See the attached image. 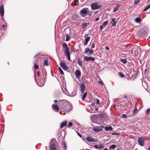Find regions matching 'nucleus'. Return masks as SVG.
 <instances>
[{
    "mask_svg": "<svg viewBox=\"0 0 150 150\" xmlns=\"http://www.w3.org/2000/svg\"><path fill=\"white\" fill-rule=\"evenodd\" d=\"M57 104L59 105V109L62 111H67L71 110V108H70L71 106L67 101L61 100L58 102Z\"/></svg>",
    "mask_w": 150,
    "mask_h": 150,
    "instance_id": "f257e3e1",
    "label": "nucleus"
},
{
    "mask_svg": "<svg viewBox=\"0 0 150 150\" xmlns=\"http://www.w3.org/2000/svg\"><path fill=\"white\" fill-rule=\"evenodd\" d=\"M62 46L63 50H65L64 54L67 56L69 60H70V51L67 44L65 42L63 43Z\"/></svg>",
    "mask_w": 150,
    "mask_h": 150,
    "instance_id": "f03ea898",
    "label": "nucleus"
},
{
    "mask_svg": "<svg viewBox=\"0 0 150 150\" xmlns=\"http://www.w3.org/2000/svg\"><path fill=\"white\" fill-rule=\"evenodd\" d=\"M102 6L101 4L98 2H96L91 5V7L93 10H96Z\"/></svg>",
    "mask_w": 150,
    "mask_h": 150,
    "instance_id": "7ed1b4c3",
    "label": "nucleus"
},
{
    "mask_svg": "<svg viewBox=\"0 0 150 150\" xmlns=\"http://www.w3.org/2000/svg\"><path fill=\"white\" fill-rule=\"evenodd\" d=\"M55 139H52L50 143V150H56V146L55 143Z\"/></svg>",
    "mask_w": 150,
    "mask_h": 150,
    "instance_id": "20e7f679",
    "label": "nucleus"
},
{
    "mask_svg": "<svg viewBox=\"0 0 150 150\" xmlns=\"http://www.w3.org/2000/svg\"><path fill=\"white\" fill-rule=\"evenodd\" d=\"M88 9L87 8H84L82 9L80 11V15L84 17L86 15Z\"/></svg>",
    "mask_w": 150,
    "mask_h": 150,
    "instance_id": "39448f33",
    "label": "nucleus"
},
{
    "mask_svg": "<svg viewBox=\"0 0 150 150\" xmlns=\"http://www.w3.org/2000/svg\"><path fill=\"white\" fill-rule=\"evenodd\" d=\"M104 126H96L94 127L93 129V130L95 132H98L102 130V128H104Z\"/></svg>",
    "mask_w": 150,
    "mask_h": 150,
    "instance_id": "423d86ee",
    "label": "nucleus"
},
{
    "mask_svg": "<svg viewBox=\"0 0 150 150\" xmlns=\"http://www.w3.org/2000/svg\"><path fill=\"white\" fill-rule=\"evenodd\" d=\"M60 65L64 70L66 71L68 69L66 63L64 62H61L60 63Z\"/></svg>",
    "mask_w": 150,
    "mask_h": 150,
    "instance_id": "0eeeda50",
    "label": "nucleus"
},
{
    "mask_svg": "<svg viewBox=\"0 0 150 150\" xmlns=\"http://www.w3.org/2000/svg\"><path fill=\"white\" fill-rule=\"evenodd\" d=\"M137 141L139 144L141 146H142L144 144V139L142 137L139 138L137 139Z\"/></svg>",
    "mask_w": 150,
    "mask_h": 150,
    "instance_id": "6e6552de",
    "label": "nucleus"
},
{
    "mask_svg": "<svg viewBox=\"0 0 150 150\" xmlns=\"http://www.w3.org/2000/svg\"><path fill=\"white\" fill-rule=\"evenodd\" d=\"M84 60L86 61H91L93 62L95 60V58L93 57H90L87 56H85L84 57Z\"/></svg>",
    "mask_w": 150,
    "mask_h": 150,
    "instance_id": "1a4fd4ad",
    "label": "nucleus"
},
{
    "mask_svg": "<svg viewBox=\"0 0 150 150\" xmlns=\"http://www.w3.org/2000/svg\"><path fill=\"white\" fill-rule=\"evenodd\" d=\"M81 88V93H84V91L85 89V86L84 83L82 82L80 86Z\"/></svg>",
    "mask_w": 150,
    "mask_h": 150,
    "instance_id": "9d476101",
    "label": "nucleus"
},
{
    "mask_svg": "<svg viewBox=\"0 0 150 150\" xmlns=\"http://www.w3.org/2000/svg\"><path fill=\"white\" fill-rule=\"evenodd\" d=\"M108 21H106L104 22L103 24L102 25L100 26V30H101L100 31H101V30L104 29V28L106 26Z\"/></svg>",
    "mask_w": 150,
    "mask_h": 150,
    "instance_id": "9b49d317",
    "label": "nucleus"
},
{
    "mask_svg": "<svg viewBox=\"0 0 150 150\" xmlns=\"http://www.w3.org/2000/svg\"><path fill=\"white\" fill-rule=\"evenodd\" d=\"M4 13V8L3 4H2L0 7V14L1 16H3Z\"/></svg>",
    "mask_w": 150,
    "mask_h": 150,
    "instance_id": "f8f14e48",
    "label": "nucleus"
},
{
    "mask_svg": "<svg viewBox=\"0 0 150 150\" xmlns=\"http://www.w3.org/2000/svg\"><path fill=\"white\" fill-rule=\"evenodd\" d=\"M75 74L77 78H79L81 75V73L80 71L79 70H76L75 71Z\"/></svg>",
    "mask_w": 150,
    "mask_h": 150,
    "instance_id": "ddd939ff",
    "label": "nucleus"
},
{
    "mask_svg": "<svg viewBox=\"0 0 150 150\" xmlns=\"http://www.w3.org/2000/svg\"><path fill=\"white\" fill-rule=\"evenodd\" d=\"M86 139L88 141L91 142H95L96 141L94 138L89 137H87Z\"/></svg>",
    "mask_w": 150,
    "mask_h": 150,
    "instance_id": "4468645a",
    "label": "nucleus"
},
{
    "mask_svg": "<svg viewBox=\"0 0 150 150\" xmlns=\"http://www.w3.org/2000/svg\"><path fill=\"white\" fill-rule=\"evenodd\" d=\"M52 107L53 109L56 110L57 111H58L59 109V105H57V104H53Z\"/></svg>",
    "mask_w": 150,
    "mask_h": 150,
    "instance_id": "2eb2a0df",
    "label": "nucleus"
},
{
    "mask_svg": "<svg viewBox=\"0 0 150 150\" xmlns=\"http://www.w3.org/2000/svg\"><path fill=\"white\" fill-rule=\"evenodd\" d=\"M67 120L62 122L61 124L60 125V128H62L64 127V126L67 125Z\"/></svg>",
    "mask_w": 150,
    "mask_h": 150,
    "instance_id": "dca6fc26",
    "label": "nucleus"
},
{
    "mask_svg": "<svg viewBox=\"0 0 150 150\" xmlns=\"http://www.w3.org/2000/svg\"><path fill=\"white\" fill-rule=\"evenodd\" d=\"M90 39V37H86L84 40V44L85 45H86L88 42L89 41Z\"/></svg>",
    "mask_w": 150,
    "mask_h": 150,
    "instance_id": "f3484780",
    "label": "nucleus"
},
{
    "mask_svg": "<svg viewBox=\"0 0 150 150\" xmlns=\"http://www.w3.org/2000/svg\"><path fill=\"white\" fill-rule=\"evenodd\" d=\"M111 23L113 26H115V25L116 22L115 21V18H113L112 19Z\"/></svg>",
    "mask_w": 150,
    "mask_h": 150,
    "instance_id": "a211bd4d",
    "label": "nucleus"
},
{
    "mask_svg": "<svg viewBox=\"0 0 150 150\" xmlns=\"http://www.w3.org/2000/svg\"><path fill=\"white\" fill-rule=\"evenodd\" d=\"M104 127L105 130L106 131H109L110 130H112L113 129L112 127L111 126L106 127Z\"/></svg>",
    "mask_w": 150,
    "mask_h": 150,
    "instance_id": "6ab92c4d",
    "label": "nucleus"
},
{
    "mask_svg": "<svg viewBox=\"0 0 150 150\" xmlns=\"http://www.w3.org/2000/svg\"><path fill=\"white\" fill-rule=\"evenodd\" d=\"M89 23H84L82 24V27L83 28H84L86 27L87 26L88 24H89Z\"/></svg>",
    "mask_w": 150,
    "mask_h": 150,
    "instance_id": "aec40b11",
    "label": "nucleus"
},
{
    "mask_svg": "<svg viewBox=\"0 0 150 150\" xmlns=\"http://www.w3.org/2000/svg\"><path fill=\"white\" fill-rule=\"evenodd\" d=\"M44 84V82H41V80H40V81H39L38 82V85L40 86H42Z\"/></svg>",
    "mask_w": 150,
    "mask_h": 150,
    "instance_id": "412c9836",
    "label": "nucleus"
},
{
    "mask_svg": "<svg viewBox=\"0 0 150 150\" xmlns=\"http://www.w3.org/2000/svg\"><path fill=\"white\" fill-rule=\"evenodd\" d=\"M87 95V93L86 92L83 94V96L82 97V99L83 100H84L85 98H86Z\"/></svg>",
    "mask_w": 150,
    "mask_h": 150,
    "instance_id": "4be33fe9",
    "label": "nucleus"
},
{
    "mask_svg": "<svg viewBox=\"0 0 150 150\" xmlns=\"http://www.w3.org/2000/svg\"><path fill=\"white\" fill-rule=\"evenodd\" d=\"M70 38L71 37L68 34H67L66 41H68L70 40Z\"/></svg>",
    "mask_w": 150,
    "mask_h": 150,
    "instance_id": "5701e85b",
    "label": "nucleus"
},
{
    "mask_svg": "<svg viewBox=\"0 0 150 150\" xmlns=\"http://www.w3.org/2000/svg\"><path fill=\"white\" fill-rule=\"evenodd\" d=\"M116 147V145L113 144L112 145L110 146L109 147V149H114Z\"/></svg>",
    "mask_w": 150,
    "mask_h": 150,
    "instance_id": "b1692460",
    "label": "nucleus"
},
{
    "mask_svg": "<svg viewBox=\"0 0 150 150\" xmlns=\"http://www.w3.org/2000/svg\"><path fill=\"white\" fill-rule=\"evenodd\" d=\"M77 62L78 64L80 66H81L82 65V62L81 60L78 59H77Z\"/></svg>",
    "mask_w": 150,
    "mask_h": 150,
    "instance_id": "393cba45",
    "label": "nucleus"
},
{
    "mask_svg": "<svg viewBox=\"0 0 150 150\" xmlns=\"http://www.w3.org/2000/svg\"><path fill=\"white\" fill-rule=\"evenodd\" d=\"M58 69L59 71V73L61 74H63L64 72L60 67L58 68Z\"/></svg>",
    "mask_w": 150,
    "mask_h": 150,
    "instance_id": "a878e982",
    "label": "nucleus"
},
{
    "mask_svg": "<svg viewBox=\"0 0 150 150\" xmlns=\"http://www.w3.org/2000/svg\"><path fill=\"white\" fill-rule=\"evenodd\" d=\"M141 19L140 18H137L135 19V21L137 23H139L140 22Z\"/></svg>",
    "mask_w": 150,
    "mask_h": 150,
    "instance_id": "bb28decb",
    "label": "nucleus"
},
{
    "mask_svg": "<svg viewBox=\"0 0 150 150\" xmlns=\"http://www.w3.org/2000/svg\"><path fill=\"white\" fill-rule=\"evenodd\" d=\"M121 61L124 64H126V63L127 62V59H121Z\"/></svg>",
    "mask_w": 150,
    "mask_h": 150,
    "instance_id": "cd10ccee",
    "label": "nucleus"
},
{
    "mask_svg": "<svg viewBox=\"0 0 150 150\" xmlns=\"http://www.w3.org/2000/svg\"><path fill=\"white\" fill-rule=\"evenodd\" d=\"M150 8V4L147 7H146L145 8H144L143 10L144 11H146L148 9Z\"/></svg>",
    "mask_w": 150,
    "mask_h": 150,
    "instance_id": "c85d7f7f",
    "label": "nucleus"
},
{
    "mask_svg": "<svg viewBox=\"0 0 150 150\" xmlns=\"http://www.w3.org/2000/svg\"><path fill=\"white\" fill-rule=\"evenodd\" d=\"M98 146L99 148L100 149H102L104 147L103 145L101 144H99Z\"/></svg>",
    "mask_w": 150,
    "mask_h": 150,
    "instance_id": "c756f323",
    "label": "nucleus"
},
{
    "mask_svg": "<svg viewBox=\"0 0 150 150\" xmlns=\"http://www.w3.org/2000/svg\"><path fill=\"white\" fill-rule=\"evenodd\" d=\"M118 74L119 76L122 78L124 77L125 76V75H124V74L121 73V72L119 73Z\"/></svg>",
    "mask_w": 150,
    "mask_h": 150,
    "instance_id": "7c9ffc66",
    "label": "nucleus"
},
{
    "mask_svg": "<svg viewBox=\"0 0 150 150\" xmlns=\"http://www.w3.org/2000/svg\"><path fill=\"white\" fill-rule=\"evenodd\" d=\"M140 1V0H135L134 1V4L135 5H136L138 4Z\"/></svg>",
    "mask_w": 150,
    "mask_h": 150,
    "instance_id": "2f4dec72",
    "label": "nucleus"
},
{
    "mask_svg": "<svg viewBox=\"0 0 150 150\" xmlns=\"http://www.w3.org/2000/svg\"><path fill=\"white\" fill-rule=\"evenodd\" d=\"M137 112V108H135L133 110V113L134 114H136Z\"/></svg>",
    "mask_w": 150,
    "mask_h": 150,
    "instance_id": "473e14b6",
    "label": "nucleus"
},
{
    "mask_svg": "<svg viewBox=\"0 0 150 150\" xmlns=\"http://www.w3.org/2000/svg\"><path fill=\"white\" fill-rule=\"evenodd\" d=\"M44 65H48L47 64V60H45L44 61Z\"/></svg>",
    "mask_w": 150,
    "mask_h": 150,
    "instance_id": "72a5a7b5",
    "label": "nucleus"
},
{
    "mask_svg": "<svg viewBox=\"0 0 150 150\" xmlns=\"http://www.w3.org/2000/svg\"><path fill=\"white\" fill-rule=\"evenodd\" d=\"M89 54H93V52L92 50L90 49V50L89 51Z\"/></svg>",
    "mask_w": 150,
    "mask_h": 150,
    "instance_id": "f704fd0d",
    "label": "nucleus"
},
{
    "mask_svg": "<svg viewBox=\"0 0 150 150\" xmlns=\"http://www.w3.org/2000/svg\"><path fill=\"white\" fill-rule=\"evenodd\" d=\"M90 49L89 48H86V49H85V53H86L87 52H89V51L90 50Z\"/></svg>",
    "mask_w": 150,
    "mask_h": 150,
    "instance_id": "c9c22d12",
    "label": "nucleus"
},
{
    "mask_svg": "<svg viewBox=\"0 0 150 150\" xmlns=\"http://www.w3.org/2000/svg\"><path fill=\"white\" fill-rule=\"evenodd\" d=\"M72 123L71 122H69V123L68 125H67V127H71L72 126Z\"/></svg>",
    "mask_w": 150,
    "mask_h": 150,
    "instance_id": "e433bc0d",
    "label": "nucleus"
},
{
    "mask_svg": "<svg viewBox=\"0 0 150 150\" xmlns=\"http://www.w3.org/2000/svg\"><path fill=\"white\" fill-rule=\"evenodd\" d=\"M150 113V108L147 109L146 110V114L148 115L149 113Z\"/></svg>",
    "mask_w": 150,
    "mask_h": 150,
    "instance_id": "4c0bfd02",
    "label": "nucleus"
},
{
    "mask_svg": "<svg viewBox=\"0 0 150 150\" xmlns=\"http://www.w3.org/2000/svg\"><path fill=\"white\" fill-rule=\"evenodd\" d=\"M34 67L35 69H38L39 68L38 66L35 64H34Z\"/></svg>",
    "mask_w": 150,
    "mask_h": 150,
    "instance_id": "58836bf2",
    "label": "nucleus"
},
{
    "mask_svg": "<svg viewBox=\"0 0 150 150\" xmlns=\"http://www.w3.org/2000/svg\"><path fill=\"white\" fill-rule=\"evenodd\" d=\"M118 8L115 7V8H114V9L113 10V12H116V11H117L118 10Z\"/></svg>",
    "mask_w": 150,
    "mask_h": 150,
    "instance_id": "ea45409f",
    "label": "nucleus"
},
{
    "mask_svg": "<svg viewBox=\"0 0 150 150\" xmlns=\"http://www.w3.org/2000/svg\"><path fill=\"white\" fill-rule=\"evenodd\" d=\"M6 27L5 25H3V27H2V28H3V30L4 31H5V30H6Z\"/></svg>",
    "mask_w": 150,
    "mask_h": 150,
    "instance_id": "a19ab883",
    "label": "nucleus"
},
{
    "mask_svg": "<svg viewBox=\"0 0 150 150\" xmlns=\"http://www.w3.org/2000/svg\"><path fill=\"white\" fill-rule=\"evenodd\" d=\"M78 0H74V3L75 4V5H76L77 4V2H78Z\"/></svg>",
    "mask_w": 150,
    "mask_h": 150,
    "instance_id": "79ce46f5",
    "label": "nucleus"
},
{
    "mask_svg": "<svg viewBox=\"0 0 150 150\" xmlns=\"http://www.w3.org/2000/svg\"><path fill=\"white\" fill-rule=\"evenodd\" d=\"M100 101L98 99H96V104H98L100 103Z\"/></svg>",
    "mask_w": 150,
    "mask_h": 150,
    "instance_id": "37998d69",
    "label": "nucleus"
},
{
    "mask_svg": "<svg viewBox=\"0 0 150 150\" xmlns=\"http://www.w3.org/2000/svg\"><path fill=\"white\" fill-rule=\"evenodd\" d=\"M123 118H126L127 117L125 114H123L122 116Z\"/></svg>",
    "mask_w": 150,
    "mask_h": 150,
    "instance_id": "c03bdc74",
    "label": "nucleus"
},
{
    "mask_svg": "<svg viewBox=\"0 0 150 150\" xmlns=\"http://www.w3.org/2000/svg\"><path fill=\"white\" fill-rule=\"evenodd\" d=\"M94 147L96 149L99 148L98 145H95L94 146Z\"/></svg>",
    "mask_w": 150,
    "mask_h": 150,
    "instance_id": "a18cd8bd",
    "label": "nucleus"
},
{
    "mask_svg": "<svg viewBox=\"0 0 150 150\" xmlns=\"http://www.w3.org/2000/svg\"><path fill=\"white\" fill-rule=\"evenodd\" d=\"M92 47H91V48H93L94 47H95V45H94V43H93L92 45Z\"/></svg>",
    "mask_w": 150,
    "mask_h": 150,
    "instance_id": "49530a36",
    "label": "nucleus"
},
{
    "mask_svg": "<svg viewBox=\"0 0 150 150\" xmlns=\"http://www.w3.org/2000/svg\"><path fill=\"white\" fill-rule=\"evenodd\" d=\"M105 48L108 50H109V47L108 46H105Z\"/></svg>",
    "mask_w": 150,
    "mask_h": 150,
    "instance_id": "de8ad7c7",
    "label": "nucleus"
},
{
    "mask_svg": "<svg viewBox=\"0 0 150 150\" xmlns=\"http://www.w3.org/2000/svg\"><path fill=\"white\" fill-rule=\"evenodd\" d=\"M120 5L118 4L117 5L116 8H118H118L120 7Z\"/></svg>",
    "mask_w": 150,
    "mask_h": 150,
    "instance_id": "09e8293b",
    "label": "nucleus"
},
{
    "mask_svg": "<svg viewBox=\"0 0 150 150\" xmlns=\"http://www.w3.org/2000/svg\"><path fill=\"white\" fill-rule=\"evenodd\" d=\"M98 83L101 84H103V81H99L98 82Z\"/></svg>",
    "mask_w": 150,
    "mask_h": 150,
    "instance_id": "8fccbe9b",
    "label": "nucleus"
},
{
    "mask_svg": "<svg viewBox=\"0 0 150 150\" xmlns=\"http://www.w3.org/2000/svg\"><path fill=\"white\" fill-rule=\"evenodd\" d=\"M99 18L98 17L96 19V20H95V21H98L99 20Z\"/></svg>",
    "mask_w": 150,
    "mask_h": 150,
    "instance_id": "3c124183",
    "label": "nucleus"
},
{
    "mask_svg": "<svg viewBox=\"0 0 150 150\" xmlns=\"http://www.w3.org/2000/svg\"><path fill=\"white\" fill-rule=\"evenodd\" d=\"M77 134H78V135L80 137H82V135L80 134L79 133H78V132H77Z\"/></svg>",
    "mask_w": 150,
    "mask_h": 150,
    "instance_id": "603ef678",
    "label": "nucleus"
},
{
    "mask_svg": "<svg viewBox=\"0 0 150 150\" xmlns=\"http://www.w3.org/2000/svg\"><path fill=\"white\" fill-rule=\"evenodd\" d=\"M37 74L38 76H39V71H38L37 72Z\"/></svg>",
    "mask_w": 150,
    "mask_h": 150,
    "instance_id": "864d4df0",
    "label": "nucleus"
},
{
    "mask_svg": "<svg viewBox=\"0 0 150 150\" xmlns=\"http://www.w3.org/2000/svg\"><path fill=\"white\" fill-rule=\"evenodd\" d=\"M64 146L65 148L66 149V145L64 143Z\"/></svg>",
    "mask_w": 150,
    "mask_h": 150,
    "instance_id": "5fc2aeb1",
    "label": "nucleus"
},
{
    "mask_svg": "<svg viewBox=\"0 0 150 150\" xmlns=\"http://www.w3.org/2000/svg\"><path fill=\"white\" fill-rule=\"evenodd\" d=\"M112 135H116V134L115 132H114L112 133Z\"/></svg>",
    "mask_w": 150,
    "mask_h": 150,
    "instance_id": "6e6d98bb",
    "label": "nucleus"
},
{
    "mask_svg": "<svg viewBox=\"0 0 150 150\" xmlns=\"http://www.w3.org/2000/svg\"><path fill=\"white\" fill-rule=\"evenodd\" d=\"M54 102L55 103H56L57 102V100H54Z\"/></svg>",
    "mask_w": 150,
    "mask_h": 150,
    "instance_id": "4d7b16f0",
    "label": "nucleus"
},
{
    "mask_svg": "<svg viewBox=\"0 0 150 150\" xmlns=\"http://www.w3.org/2000/svg\"><path fill=\"white\" fill-rule=\"evenodd\" d=\"M39 54H36V55L35 56V57H37V56H38Z\"/></svg>",
    "mask_w": 150,
    "mask_h": 150,
    "instance_id": "13d9d810",
    "label": "nucleus"
},
{
    "mask_svg": "<svg viewBox=\"0 0 150 150\" xmlns=\"http://www.w3.org/2000/svg\"><path fill=\"white\" fill-rule=\"evenodd\" d=\"M103 150H108V149L107 148H105V149H103Z\"/></svg>",
    "mask_w": 150,
    "mask_h": 150,
    "instance_id": "bf43d9fd",
    "label": "nucleus"
},
{
    "mask_svg": "<svg viewBox=\"0 0 150 150\" xmlns=\"http://www.w3.org/2000/svg\"><path fill=\"white\" fill-rule=\"evenodd\" d=\"M148 150H150V147H149L148 149Z\"/></svg>",
    "mask_w": 150,
    "mask_h": 150,
    "instance_id": "052dcab7",
    "label": "nucleus"
},
{
    "mask_svg": "<svg viewBox=\"0 0 150 150\" xmlns=\"http://www.w3.org/2000/svg\"><path fill=\"white\" fill-rule=\"evenodd\" d=\"M98 108H95V110H98Z\"/></svg>",
    "mask_w": 150,
    "mask_h": 150,
    "instance_id": "680f3d73",
    "label": "nucleus"
},
{
    "mask_svg": "<svg viewBox=\"0 0 150 150\" xmlns=\"http://www.w3.org/2000/svg\"><path fill=\"white\" fill-rule=\"evenodd\" d=\"M60 114H61V112H60Z\"/></svg>",
    "mask_w": 150,
    "mask_h": 150,
    "instance_id": "e2e57ef3",
    "label": "nucleus"
}]
</instances>
